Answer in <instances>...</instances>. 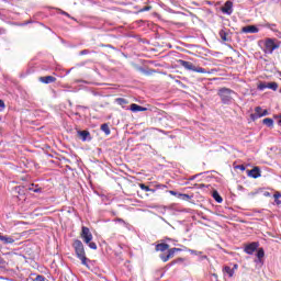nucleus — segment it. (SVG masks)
Listing matches in <instances>:
<instances>
[{
  "label": "nucleus",
  "mask_w": 281,
  "mask_h": 281,
  "mask_svg": "<svg viewBox=\"0 0 281 281\" xmlns=\"http://www.w3.org/2000/svg\"><path fill=\"white\" fill-rule=\"evenodd\" d=\"M114 221L115 223H121L122 225H126V222L123 218H116Z\"/></svg>",
  "instance_id": "33"
},
{
  "label": "nucleus",
  "mask_w": 281,
  "mask_h": 281,
  "mask_svg": "<svg viewBox=\"0 0 281 281\" xmlns=\"http://www.w3.org/2000/svg\"><path fill=\"white\" fill-rule=\"evenodd\" d=\"M177 262H183V258H178L176 260H172L169 265L172 267L173 265H177Z\"/></svg>",
  "instance_id": "28"
},
{
  "label": "nucleus",
  "mask_w": 281,
  "mask_h": 281,
  "mask_svg": "<svg viewBox=\"0 0 281 281\" xmlns=\"http://www.w3.org/2000/svg\"><path fill=\"white\" fill-rule=\"evenodd\" d=\"M273 198H274V203L277 205H281V201L279 200L281 199V193L280 192L274 193Z\"/></svg>",
  "instance_id": "24"
},
{
  "label": "nucleus",
  "mask_w": 281,
  "mask_h": 281,
  "mask_svg": "<svg viewBox=\"0 0 281 281\" xmlns=\"http://www.w3.org/2000/svg\"><path fill=\"white\" fill-rule=\"evenodd\" d=\"M38 80L43 85H52V83L56 82V77H54V76H44V77H40Z\"/></svg>",
  "instance_id": "11"
},
{
  "label": "nucleus",
  "mask_w": 281,
  "mask_h": 281,
  "mask_svg": "<svg viewBox=\"0 0 281 281\" xmlns=\"http://www.w3.org/2000/svg\"><path fill=\"white\" fill-rule=\"evenodd\" d=\"M222 43H232V33L227 29H222L220 32Z\"/></svg>",
  "instance_id": "7"
},
{
  "label": "nucleus",
  "mask_w": 281,
  "mask_h": 281,
  "mask_svg": "<svg viewBox=\"0 0 281 281\" xmlns=\"http://www.w3.org/2000/svg\"><path fill=\"white\" fill-rule=\"evenodd\" d=\"M279 124H281V120L279 121Z\"/></svg>",
  "instance_id": "40"
},
{
  "label": "nucleus",
  "mask_w": 281,
  "mask_h": 281,
  "mask_svg": "<svg viewBox=\"0 0 281 281\" xmlns=\"http://www.w3.org/2000/svg\"><path fill=\"white\" fill-rule=\"evenodd\" d=\"M171 194H177L175 191H170Z\"/></svg>",
  "instance_id": "39"
},
{
  "label": "nucleus",
  "mask_w": 281,
  "mask_h": 281,
  "mask_svg": "<svg viewBox=\"0 0 281 281\" xmlns=\"http://www.w3.org/2000/svg\"><path fill=\"white\" fill-rule=\"evenodd\" d=\"M180 196H181V199H182L183 201H190V196H189L188 194H186V193L180 194Z\"/></svg>",
  "instance_id": "32"
},
{
  "label": "nucleus",
  "mask_w": 281,
  "mask_h": 281,
  "mask_svg": "<svg viewBox=\"0 0 281 281\" xmlns=\"http://www.w3.org/2000/svg\"><path fill=\"white\" fill-rule=\"evenodd\" d=\"M257 88H258L260 91H263V89H268V85L265 83V82H261V83L258 85Z\"/></svg>",
  "instance_id": "27"
},
{
  "label": "nucleus",
  "mask_w": 281,
  "mask_h": 281,
  "mask_svg": "<svg viewBox=\"0 0 281 281\" xmlns=\"http://www.w3.org/2000/svg\"><path fill=\"white\" fill-rule=\"evenodd\" d=\"M234 93L236 92L229 88H221L217 91V95L220 97L223 104H232V100H234L232 95H234Z\"/></svg>",
  "instance_id": "5"
},
{
  "label": "nucleus",
  "mask_w": 281,
  "mask_h": 281,
  "mask_svg": "<svg viewBox=\"0 0 281 281\" xmlns=\"http://www.w3.org/2000/svg\"><path fill=\"white\" fill-rule=\"evenodd\" d=\"M5 109V102L3 100H0V111H3Z\"/></svg>",
  "instance_id": "34"
},
{
  "label": "nucleus",
  "mask_w": 281,
  "mask_h": 281,
  "mask_svg": "<svg viewBox=\"0 0 281 281\" xmlns=\"http://www.w3.org/2000/svg\"><path fill=\"white\" fill-rule=\"evenodd\" d=\"M85 54H89V50L87 49L81 50V55L85 56Z\"/></svg>",
  "instance_id": "37"
},
{
  "label": "nucleus",
  "mask_w": 281,
  "mask_h": 281,
  "mask_svg": "<svg viewBox=\"0 0 281 281\" xmlns=\"http://www.w3.org/2000/svg\"><path fill=\"white\" fill-rule=\"evenodd\" d=\"M0 240L4 244V245H12L14 243V238L10 237V236H3L0 234Z\"/></svg>",
  "instance_id": "16"
},
{
  "label": "nucleus",
  "mask_w": 281,
  "mask_h": 281,
  "mask_svg": "<svg viewBox=\"0 0 281 281\" xmlns=\"http://www.w3.org/2000/svg\"><path fill=\"white\" fill-rule=\"evenodd\" d=\"M224 271L229 276V278H234V269H232L229 266H225Z\"/></svg>",
  "instance_id": "22"
},
{
  "label": "nucleus",
  "mask_w": 281,
  "mask_h": 281,
  "mask_svg": "<svg viewBox=\"0 0 281 281\" xmlns=\"http://www.w3.org/2000/svg\"><path fill=\"white\" fill-rule=\"evenodd\" d=\"M115 102L123 109H124V106H126V104H128V100H126L124 98H117V99H115Z\"/></svg>",
  "instance_id": "17"
},
{
  "label": "nucleus",
  "mask_w": 281,
  "mask_h": 281,
  "mask_svg": "<svg viewBox=\"0 0 281 281\" xmlns=\"http://www.w3.org/2000/svg\"><path fill=\"white\" fill-rule=\"evenodd\" d=\"M248 177H251L252 179H258L260 177V168L255 167L251 170H248Z\"/></svg>",
  "instance_id": "15"
},
{
  "label": "nucleus",
  "mask_w": 281,
  "mask_h": 281,
  "mask_svg": "<svg viewBox=\"0 0 281 281\" xmlns=\"http://www.w3.org/2000/svg\"><path fill=\"white\" fill-rule=\"evenodd\" d=\"M258 247H259V244L254 241L251 244L246 245L244 251L245 254H248V256H252V254L256 251V249H258Z\"/></svg>",
  "instance_id": "9"
},
{
  "label": "nucleus",
  "mask_w": 281,
  "mask_h": 281,
  "mask_svg": "<svg viewBox=\"0 0 281 281\" xmlns=\"http://www.w3.org/2000/svg\"><path fill=\"white\" fill-rule=\"evenodd\" d=\"M150 10H153V7L146 5V7H144L143 9H140L139 12H148V11H150Z\"/></svg>",
  "instance_id": "29"
},
{
  "label": "nucleus",
  "mask_w": 281,
  "mask_h": 281,
  "mask_svg": "<svg viewBox=\"0 0 281 281\" xmlns=\"http://www.w3.org/2000/svg\"><path fill=\"white\" fill-rule=\"evenodd\" d=\"M268 89H272V91H278V85L276 82L268 83Z\"/></svg>",
  "instance_id": "26"
},
{
  "label": "nucleus",
  "mask_w": 281,
  "mask_h": 281,
  "mask_svg": "<svg viewBox=\"0 0 281 281\" xmlns=\"http://www.w3.org/2000/svg\"><path fill=\"white\" fill-rule=\"evenodd\" d=\"M77 135L82 139V142H87V139H91V133H89V131H78Z\"/></svg>",
  "instance_id": "12"
},
{
  "label": "nucleus",
  "mask_w": 281,
  "mask_h": 281,
  "mask_svg": "<svg viewBox=\"0 0 281 281\" xmlns=\"http://www.w3.org/2000/svg\"><path fill=\"white\" fill-rule=\"evenodd\" d=\"M235 269H238V265H234V268H233V270H235Z\"/></svg>",
  "instance_id": "38"
},
{
  "label": "nucleus",
  "mask_w": 281,
  "mask_h": 281,
  "mask_svg": "<svg viewBox=\"0 0 281 281\" xmlns=\"http://www.w3.org/2000/svg\"><path fill=\"white\" fill-rule=\"evenodd\" d=\"M262 124H265V126H268V128H273V119H263Z\"/></svg>",
  "instance_id": "19"
},
{
  "label": "nucleus",
  "mask_w": 281,
  "mask_h": 281,
  "mask_svg": "<svg viewBox=\"0 0 281 281\" xmlns=\"http://www.w3.org/2000/svg\"><path fill=\"white\" fill-rule=\"evenodd\" d=\"M269 115V111L268 110H262L261 114L257 115V117H265Z\"/></svg>",
  "instance_id": "30"
},
{
  "label": "nucleus",
  "mask_w": 281,
  "mask_h": 281,
  "mask_svg": "<svg viewBox=\"0 0 281 281\" xmlns=\"http://www.w3.org/2000/svg\"><path fill=\"white\" fill-rule=\"evenodd\" d=\"M257 258H258L259 262L262 260V258H265V249H262V248L258 249Z\"/></svg>",
  "instance_id": "23"
},
{
  "label": "nucleus",
  "mask_w": 281,
  "mask_h": 281,
  "mask_svg": "<svg viewBox=\"0 0 281 281\" xmlns=\"http://www.w3.org/2000/svg\"><path fill=\"white\" fill-rule=\"evenodd\" d=\"M276 49H280V42L276 38H267L265 41V54H273Z\"/></svg>",
  "instance_id": "6"
},
{
  "label": "nucleus",
  "mask_w": 281,
  "mask_h": 281,
  "mask_svg": "<svg viewBox=\"0 0 281 281\" xmlns=\"http://www.w3.org/2000/svg\"><path fill=\"white\" fill-rule=\"evenodd\" d=\"M236 168H238V170H241V171H244V170H245L244 165H238Z\"/></svg>",
  "instance_id": "36"
},
{
  "label": "nucleus",
  "mask_w": 281,
  "mask_h": 281,
  "mask_svg": "<svg viewBox=\"0 0 281 281\" xmlns=\"http://www.w3.org/2000/svg\"><path fill=\"white\" fill-rule=\"evenodd\" d=\"M257 115H262V108L261 106H256L255 108V113L250 115L252 122H256V120H260V116H257Z\"/></svg>",
  "instance_id": "14"
},
{
  "label": "nucleus",
  "mask_w": 281,
  "mask_h": 281,
  "mask_svg": "<svg viewBox=\"0 0 281 281\" xmlns=\"http://www.w3.org/2000/svg\"><path fill=\"white\" fill-rule=\"evenodd\" d=\"M80 237L82 238L83 243L90 247V249H98V245L93 243V234L87 226H82Z\"/></svg>",
  "instance_id": "3"
},
{
  "label": "nucleus",
  "mask_w": 281,
  "mask_h": 281,
  "mask_svg": "<svg viewBox=\"0 0 281 281\" xmlns=\"http://www.w3.org/2000/svg\"><path fill=\"white\" fill-rule=\"evenodd\" d=\"M212 196L215 199L216 203H223V198L218 194V191H213Z\"/></svg>",
  "instance_id": "20"
},
{
  "label": "nucleus",
  "mask_w": 281,
  "mask_h": 281,
  "mask_svg": "<svg viewBox=\"0 0 281 281\" xmlns=\"http://www.w3.org/2000/svg\"><path fill=\"white\" fill-rule=\"evenodd\" d=\"M130 109H131V111H133V113H138V112L148 111L147 108H144V106H142V105H138L137 103H132Z\"/></svg>",
  "instance_id": "13"
},
{
  "label": "nucleus",
  "mask_w": 281,
  "mask_h": 281,
  "mask_svg": "<svg viewBox=\"0 0 281 281\" xmlns=\"http://www.w3.org/2000/svg\"><path fill=\"white\" fill-rule=\"evenodd\" d=\"M156 251H160L161 255L159 256L160 260L164 262H168V260L175 258V255L181 251V248H170V245L166 243H160L155 246ZM167 251V255L164 254Z\"/></svg>",
  "instance_id": "1"
},
{
  "label": "nucleus",
  "mask_w": 281,
  "mask_h": 281,
  "mask_svg": "<svg viewBox=\"0 0 281 281\" xmlns=\"http://www.w3.org/2000/svg\"><path fill=\"white\" fill-rule=\"evenodd\" d=\"M241 32L244 34H258V32H260V30L256 25H248V26H244L241 29Z\"/></svg>",
  "instance_id": "10"
},
{
  "label": "nucleus",
  "mask_w": 281,
  "mask_h": 281,
  "mask_svg": "<svg viewBox=\"0 0 281 281\" xmlns=\"http://www.w3.org/2000/svg\"><path fill=\"white\" fill-rule=\"evenodd\" d=\"M72 247L77 258L81 260V265H83V267H89V258H87V252L85 251V245L82 241L80 239H75Z\"/></svg>",
  "instance_id": "2"
},
{
  "label": "nucleus",
  "mask_w": 281,
  "mask_h": 281,
  "mask_svg": "<svg viewBox=\"0 0 281 281\" xmlns=\"http://www.w3.org/2000/svg\"><path fill=\"white\" fill-rule=\"evenodd\" d=\"M178 65L187 69V71H194L195 74H210V71L205 70V68L195 66L194 64H192V61H186L183 59H179Z\"/></svg>",
  "instance_id": "4"
},
{
  "label": "nucleus",
  "mask_w": 281,
  "mask_h": 281,
  "mask_svg": "<svg viewBox=\"0 0 281 281\" xmlns=\"http://www.w3.org/2000/svg\"><path fill=\"white\" fill-rule=\"evenodd\" d=\"M35 281H47V279H45V277L37 274L35 278Z\"/></svg>",
  "instance_id": "31"
},
{
  "label": "nucleus",
  "mask_w": 281,
  "mask_h": 281,
  "mask_svg": "<svg viewBox=\"0 0 281 281\" xmlns=\"http://www.w3.org/2000/svg\"><path fill=\"white\" fill-rule=\"evenodd\" d=\"M59 12H60V14H63L64 16H71V15H69V13H67L66 11H63V10H59Z\"/></svg>",
  "instance_id": "35"
},
{
  "label": "nucleus",
  "mask_w": 281,
  "mask_h": 281,
  "mask_svg": "<svg viewBox=\"0 0 281 281\" xmlns=\"http://www.w3.org/2000/svg\"><path fill=\"white\" fill-rule=\"evenodd\" d=\"M101 131L105 133V135H111V128L109 127V124L104 123L101 125Z\"/></svg>",
  "instance_id": "21"
},
{
  "label": "nucleus",
  "mask_w": 281,
  "mask_h": 281,
  "mask_svg": "<svg viewBox=\"0 0 281 281\" xmlns=\"http://www.w3.org/2000/svg\"><path fill=\"white\" fill-rule=\"evenodd\" d=\"M30 192H41V188H38V186L35 184H31L29 187Z\"/></svg>",
  "instance_id": "25"
},
{
  "label": "nucleus",
  "mask_w": 281,
  "mask_h": 281,
  "mask_svg": "<svg viewBox=\"0 0 281 281\" xmlns=\"http://www.w3.org/2000/svg\"><path fill=\"white\" fill-rule=\"evenodd\" d=\"M138 187L140 188V190H144V192H153V193L157 192V190L150 189V187L144 183H139Z\"/></svg>",
  "instance_id": "18"
},
{
  "label": "nucleus",
  "mask_w": 281,
  "mask_h": 281,
  "mask_svg": "<svg viewBox=\"0 0 281 281\" xmlns=\"http://www.w3.org/2000/svg\"><path fill=\"white\" fill-rule=\"evenodd\" d=\"M233 8H234V2L228 0L224 3L221 11L223 12V14H228L229 15L234 12Z\"/></svg>",
  "instance_id": "8"
}]
</instances>
